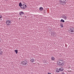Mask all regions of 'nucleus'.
Listing matches in <instances>:
<instances>
[{
	"label": "nucleus",
	"instance_id": "19",
	"mask_svg": "<svg viewBox=\"0 0 74 74\" xmlns=\"http://www.w3.org/2000/svg\"><path fill=\"white\" fill-rule=\"evenodd\" d=\"M67 72H68V73H71V72L72 71L71 70H69V71H67Z\"/></svg>",
	"mask_w": 74,
	"mask_h": 74
},
{
	"label": "nucleus",
	"instance_id": "7",
	"mask_svg": "<svg viewBox=\"0 0 74 74\" xmlns=\"http://www.w3.org/2000/svg\"><path fill=\"white\" fill-rule=\"evenodd\" d=\"M36 59H34V58H32L30 60V62L32 63L36 62Z\"/></svg>",
	"mask_w": 74,
	"mask_h": 74
},
{
	"label": "nucleus",
	"instance_id": "9",
	"mask_svg": "<svg viewBox=\"0 0 74 74\" xmlns=\"http://www.w3.org/2000/svg\"><path fill=\"white\" fill-rule=\"evenodd\" d=\"M59 70L60 71H63L64 70V68H63V67H61L59 68Z\"/></svg>",
	"mask_w": 74,
	"mask_h": 74
},
{
	"label": "nucleus",
	"instance_id": "11",
	"mask_svg": "<svg viewBox=\"0 0 74 74\" xmlns=\"http://www.w3.org/2000/svg\"><path fill=\"white\" fill-rule=\"evenodd\" d=\"M24 12H23L22 11H21L19 12V14L20 15H23L24 14Z\"/></svg>",
	"mask_w": 74,
	"mask_h": 74
},
{
	"label": "nucleus",
	"instance_id": "21",
	"mask_svg": "<svg viewBox=\"0 0 74 74\" xmlns=\"http://www.w3.org/2000/svg\"><path fill=\"white\" fill-rule=\"evenodd\" d=\"M2 16H1V15H0V19L2 18Z\"/></svg>",
	"mask_w": 74,
	"mask_h": 74
},
{
	"label": "nucleus",
	"instance_id": "2",
	"mask_svg": "<svg viewBox=\"0 0 74 74\" xmlns=\"http://www.w3.org/2000/svg\"><path fill=\"white\" fill-rule=\"evenodd\" d=\"M27 62L26 60H23L21 62V64L23 66H26L27 65Z\"/></svg>",
	"mask_w": 74,
	"mask_h": 74
},
{
	"label": "nucleus",
	"instance_id": "17",
	"mask_svg": "<svg viewBox=\"0 0 74 74\" xmlns=\"http://www.w3.org/2000/svg\"><path fill=\"white\" fill-rule=\"evenodd\" d=\"M60 22H64V20L63 19H61L60 21Z\"/></svg>",
	"mask_w": 74,
	"mask_h": 74
},
{
	"label": "nucleus",
	"instance_id": "23",
	"mask_svg": "<svg viewBox=\"0 0 74 74\" xmlns=\"http://www.w3.org/2000/svg\"><path fill=\"white\" fill-rule=\"evenodd\" d=\"M1 51V49H0V51Z\"/></svg>",
	"mask_w": 74,
	"mask_h": 74
},
{
	"label": "nucleus",
	"instance_id": "4",
	"mask_svg": "<svg viewBox=\"0 0 74 74\" xmlns=\"http://www.w3.org/2000/svg\"><path fill=\"white\" fill-rule=\"evenodd\" d=\"M27 5L25 4H23L22 5V7H21V8L25 10V9L27 8Z\"/></svg>",
	"mask_w": 74,
	"mask_h": 74
},
{
	"label": "nucleus",
	"instance_id": "16",
	"mask_svg": "<svg viewBox=\"0 0 74 74\" xmlns=\"http://www.w3.org/2000/svg\"><path fill=\"white\" fill-rule=\"evenodd\" d=\"M18 50H14V52H15L16 54H18Z\"/></svg>",
	"mask_w": 74,
	"mask_h": 74
},
{
	"label": "nucleus",
	"instance_id": "10",
	"mask_svg": "<svg viewBox=\"0 0 74 74\" xmlns=\"http://www.w3.org/2000/svg\"><path fill=\"white\" fill-rule=\"evenodd\" d=\"M55 71L56 73H59L60 72L59 69L58 68H56L55 69Z\"/></svg>",
	"mask_w": 74,
	"mask_h": 74
},
{
	"label": "nucleus",
	"instance_id": "15",
	"mask_svg": "<svg viewBox=\"0 0 74 74\" xmlns=\"http://www.w3.org/2000/svg\"><path fill=\"white\" fill-rule=\"evenodd\" d=\"M19 6L21 8V7L22 6V4L21 3H20L19 4Z\"/></svg>",
	"mask_w": 74,
	"mask_h": 74
},
{
	"label": "nucleus",
	"instance_id": "22",
	"mask_svg": "<svg viewBox=\"0 0 74 74\" xmlns=\"http://www.w3.org/2000/svg\"><path fill=\"white\" fill-rule=\"evenodd\" d=\"M34 58H37V57L36 56H34Z\"/></svg>",
	"mask_w": 74,
	"mask_h": 74
},
{
	"label": "nucleus",
	"instance_id": "14",
	"mask_svg": "<svg viewBox=\"0 0 74 74\" xmlns=\"http://www.w3.org/2000/svg\"><path fill=\"white\" fill-rule=\"evenodd\" d=\"M60 26L61 28H62V27H63V24L60 23Z\"/></svg>",
	"mask_w": 74,
	"mask_h": 74
},
{
	"label": "nucleus",
	"instance_id": "3",
	"mask_svg": "<svg viewBox=\"0 0 74 74\" xmlns=\"http://www.w3.org/2000/svg\"><path fill=\"white\" fill-rule=\"evenodd\" d=\"M66 0H60V3L61 4L63 5V4L66 3Z\"/></svg>",
	"mask_w": 74,
	"mask_h": 74
},
{
	"label": "nucleus",
	"instance_id": "18",
	"mask_svg": "<svg viewBox=\"0 0 74 74\" xmlns=\"http://www.w3.org/2000/svg\"><path fill=\"white\" fill-rule=\"evenodd\" d=\"M3 54V51H1L0 52V55H2Z\"/></svg>",
	"mask_w": 74,
	"mask_h": 74
},
{
	"label": "nucleus",
	"instance_id": "1",
	"mask_svg": "<svg viewBox=\"0 0 74 74\" xmlns=\"http://www.w3.org/2000/svg\"><path fill=\"white\" fill-rule=\"evenodd\" d=\"M65 61L63 60H59L57 61V65L58 66H62Z\"/></svg>",
	"mask_w": 74,
	"mask_h": 74
},
{
	"label": "nucleus",
	"instance_id": "13",
	"mask_svg": "<svg viewBox=\"0 0 74 74\" xmlns=\"http://www.w3.org/2000/svg\"><path fill=\"white\" fill-rule=\"evenodd\" d=\"M39 10L40 11H42L43 10V8L41 7L40 8Z\"/></svg>",
	"mask_w": 74,
	"mask_h": 74
},
{
	"label": "nucleus",
	"instance_id": "20",
	"mask_svg": "<svg viewBox=\"0 0 74 74\" xmlns=\"http://www.w3.org/2000/svg\"><path fill=\"white\" fill-rule=\"evenodd\" d=\"M51 35H52V36H54V34H53V33H52L51 34Z\"/></svg>",
	"mask_w": 74,
	"mask_h": 74
},
{
	"label": "nucleus",
	"instance_id": "5",
	"mask_svg": "<svg viewBox=\"0 0 74 74\" xmlns=\"http://www.w3.org/2000/svg\"><path fill=\"white\" fill-rule=\"evenodd\" d=\"M11 23L10 20L7 21L6 22V25L7 26H9L11 24Z\"/></svg>",
	"mask_w": 74,
	"mask_h": 74
},
{
	"label": "nucleus",
	"instance_id": "24",
	"mask_svg": "<svg viewBox=\"0 0 74 74\" xmlns=\"http://www.w3.org/2000/svg\"><path fill=\"white\" fill-rule=\"evenodd\" d=\"M48 74H51V73H48Z\"/></svg>",
	"mask_w": 74,
	"mask_h": 74
},
{
	"label": "nucleus",
	"instance_id": "8",
	"mask_svg": "<svg viewBox=\"0 0 74 74\" xmlns=\"http://www.w3.org/2000/svg\"><path fill=\"white\" fill-rule=\"evenodd\" d=\"M70 32H72V33H73L74 32V28L73 27H72V28H70Z\"/></svg>",
	"mask_w": 74,
	"mask_h": 74
},
{
	"label": "nucleus",
	"instance_id": "6",
	"mask_svg": "<svg viewBox=\"0 0 74 74\" xmlns=\"http://www.w3.org/2000/svg\"><path fill=\"white\" fill-rule=\"evenodd\" d=\"M62 18L64 19V20H67V16H66V14L62 15Z\"/></svg>",
	"mask_w": 74,
	"mask_h": 74
},
{
	"label": "nucleus",
	"instance_id": "12",
	"mask_svg": "<svg viewBox=\"0 0 74 74\" xmlns=\"http://www.w3.org/2000/svg\"><path fill=\"white\" fill-rule=\"evenodd\" d=\"M51 60H55V58L54 57H51Z\"/></svg>",
	"mask_w": 74,
	"mask_h": 74
}]
</instances>
